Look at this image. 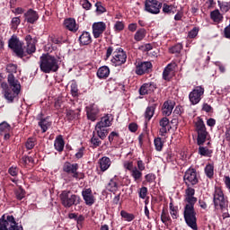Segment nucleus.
<instances>
[{"label":"nucleus","instance_id":"obj_1","mask_svg":"<svg viewBox=\"0 0 230 230\" xmlns=\"http://www.w3.org/2000/svg\"><path fill=\"white\" fill-rule=\"evenodd\" d=\"M184 200L186 202L183 210L184 220L190 229L197 230L199 227L197 226V212H195V204H197L195 189L187 186Z\"/></svg>","mask_w":230,"mask_h":230},{"label":"nucleus","instance_id":"obj_2","mask_svg":"<svg viewBox=\"0 0 230 230\" xmlns=\"http://www.w3.org/2000/svg\"><path fill=\"white\" fill-rule=\"evenodd\" d=\"M60 66V60L55 56L42 54L40 58V68L42 73H57Z\"/></svg>","mask_w":230,"mask_h":230},{"label":"nucleus","instance_id":"obj_3","mask_svg":"<svg viewBox=\"0 0 230 230\" xmlns=\"http://www.w3.org/2000/svg\"><path fill=\"white\" fill-rule=\"evenodd\" d=\"M112 55V58L111 59V64L114 67H118L119 66H123L125 62H127V53L123 51V49L121 48H116V47H108L106 50V58L105 60H109L111 58V56Z\"/></svg>","mask_w":230,"mask_h":230},{"label":"nucleus","instance_id":"obj_4","mask_svg":"<svg viewBox=\"0 0 230 230\" xmlns=\"http://www.w3.org/2000/svg\"><path fill=\"white\" fill-rule=\"evenodd\" d=\"M59 199L64 208H72V206H78L82 202L80 196L73 194L71 190H63Z\"/></svg>","mask_w":230,"mask_h":230},{"label":"nucleus","instance_id":"obj_5","mask_svg":"<svg viewBox=\"0 0 230 230\" xmlns=\"http://www.w3.org/2000/svg\"><path fill=\"white\" fill-rule=\"evenodd\" d=\"M195 128L198 134L197 143L199 146H200V145H204L208 137H209V133L208 129H206V124H204V120H202L200 117H198L195 121Z\"/></svg>","mask_w":230,"mask_h":230},{"label":"nucleus","instance_id":"obj_6","mask_svg":"<svg viewBox=\"0 0 230 230\" xmlns=\"http://www.w3.org/2000/svg\"><path fill=\"white\" fill-rule=\"evenodd\" d=\"M0 230H24L22 226L15 221L13 216L3 215L0 218Z\"/></svg>","mask_w":230,"mask_h":230},{"label":"nucleus","instance_id":"obj_7","mask_svg":"<svg viewBox=\"0 0 230 230\" xmlns=\"http://www.w3.org/2000/svg\"><path fill=\"white\" fill-rule=\"evenodd\" d=\"M23 46L24 43L19 40V38L16 35H13L8 40V47L13 49L19 58L26 57V52L24 51Z\"/></svg>","mask_w":230,"mask_h":230},{"label":"nucleus","instance_id":"obj_8","mask_svg":"<svg viewBox=\"0 0 230 230\" xmlns=\"http://www.w3.org/2000/svg\"><path fill=\"white\" fill-rule=\"evenodd\" d=\"M78 164L66 162L63 165V172L72 175L73 179H75V181H82V179L85 178V174L78 172Z\"/></svg>","mask_w":230,"mask_h":230},{"label":"nucleus","instance_id":"obj_9","mask_svg":"<svg viewBox=\"0 0 230 230\" xmlns=\"http://www.w3.org/2000/svg\"><path fill=\"white\" fill-rule=\"evenodd\" d=\"M213 202L215 209H226L227 208V198L224 196V192L221 189H216L213 194Z\"/></svg>","mask_w":230,"mask_h":230},{"label":"nucleus","instance_id":"obj_10","mask_svg":"<svg viewBox=\"0 0 230 230\" xmlns=\"http://www.w3.org/2000/svg\"><path fill=\"white\" fill-rule=\"evenodd\" d=\"M161 8H163V3L157 0H146L145 1V11L153 15L161 13Z\"/></svg>","mask_w":230,"mask_h":230},{"label":"nucleus","instance_id":"obj_11","mask_svg":"<svg viewBox=\"0 0 230 230\" xmlns=\"http://www.w3.org/2000/svg\"><path fill=\"white\" fill-rule=\"evenodd\" d=\"M204 88L202 85L196 86L189 94V100L191 105H197L200 103V100L204 96Z\"/></svg>","mask_w":230,"mask_h":230},{"label":"nucleus","instance_id":"obj_12","mask_svg":"<svg viewBox=\"0 0 230 230\" xmlns=\"http://www.w3.org/2000/svg\"><path fill=\"white\" fill-rule=\"evenodd\" d=\"M123 167L128 172H130V176L134 179L135 182H141V172L137 171V167L134 166V162L132 161H124Z\"/></svg>","mask_w":230,"mask_h":230},{"label":"nucleus","instance_id":"obj_13","mask_svg":"<svg viewBox=\"0 0 230 230\" xmlns=\"http://www.w3.org/2000/svg\"><path fill=\"white\" fill-rule=\"evenodd\" d=\"M183 181L186 186H195L199 184V175L195 169H188L183 176Z\"/></svg>","mask_w":230,"mask_h":230},{"label":"nucleus","instance_id":"obj_14","mask_svg":"<svg viewBox=\"0 0 230 230\" xmlns=\"http://www.w3.org/2000/svg\"><path fill=\"white\" fill-rule=\"evenodd\" d=\"M152 71V63L150 61L136 63V75H142L145 73H150Z\"/></svg>","mask_w":230,"mask_h":230},{"label":"nucleus","instance_id":"obj_15","mask_svg":"<svg viewBox=\"0 0 230 230\" xmlns=\"http://www.w3.org/2000/svg\"><path fill=\"white\" fill-rule=\"evenodd\" d=\"M92 28L94 39H100L103 35V31L107 30V24L103 22H97L93 24Z\"/></svg>","mask_w":230,"mask_h":230},{"label":"nucleus","instance_id":"obj_16","mask_svg":"<svg viewBox=\"0 0 230 230\" xmlns=\"http://www.w3.org/2000/svg\"><path fill=\"white\" fill-rule=\"evenodd\" d=\"M100 114V108L96 104H90L86 106V116L90 121H96Z\"/></svg>","mask_w":230,"mask_h":230},{"label":"nucleus","instance_id":"obj_17","mask_svg":"<svg viewBox=\"0 0 230 230\" xmlns=\"http://www.w3.org/2000/svg\"><path fill=\"white\" fill-rule=\"evenodd\" d=\"M82 197L86 206H93L94 202H96V198L93 194V190H91V188L83 190Z\"/></svg>","mask_w":230,"mask_h":230},{"label":"nucleus","instance_id":"obj_18","mask_svg":"<svg viewBox=\"0 0 230 230\" xmlns=\"http://www.w3.org/2000/svg\"><path fill=\"white\" fill-rule=\"evenodd\" d=\"M159 135L164 137L168 132H170L172 126H170V119L168 118L164 117L159 121Z\"/></svg>","mask_w":230,"mask_h":230},{"label":"nucleus","instance_id":"obj_19","mask_svg":"<svg viewBox=\"0 0 230 230\" xmlns=\"http://www.w3.org/2000/svg\"><path fill=\"white\" fill-rule=\"evenodd\" d=\"M24 40L26 42L25 49L27 55H31L35 53V51H37V47L35 46V44H37V41L31 37V35L25 36Z\"/></svg>","mask_w":230,"mask_h":230},{"label":"nucleus","instance_id":"obj_20","mask_svg":"<svg viewBox=\"0 0 230 230\" xmlns=\"http://www.w3.org/2000/svg\"><path fill=\"white\" fill-rule=\"evenodd\" d=\"M7 82L12 91L21 93V83L19 82V80L15 78V76L13 74L8 75Z\"/></svg>","mask_w":230,"mask_h":230},{"label":"nucleus","instance_id":"obj_21","mask_svg":"<svg viewBox=\"0 0 230 230\" xmlns=\"http://www.w3.org/2000/svg\"><path fill=\"white\" fill-rule=\"evenodd\" d=\"M64 26L68 31H73L74 33H76L78 31V24H76V20L75 18H66L64 20Z\"/></svg>","mask_w":230,"mask_h":230},{"label":"nucleus","instance_id":"obj_22","mask_svg":"<svg viewBox=\"0 0 230 230\" xmlns=\"http://www.w3.org/2000/svg\"><path fill=\"white\" fill-rule=\"evenodd\" d=\"M24 19L30 24H34L35 22H37V21H39V13L33 9H29L24 13Z\"/></svg>","mask_w":230,"mask_h":230},{"label":"nucleus","instance_id":"obj_23","mask_svg":"<svg viewBox=\"0 0 230 230\" xmlns=\"http://www.w3.org/2000/svg\"><path fill=\"white\" fill-rule=\"evenodd\" d=\"M156 86L154 83H146L139 89V94L145 96L146 94H152L155 91Z\"/></svg>","mask_w":230,"mask_h":230},{"label":"nucleus","instance_id":"obj_24","mask_svg":"<svg viewBox=\"0 0 230 230\" xmlns=\"http://www.w3.org/2000/svg\"><path fill=\"white\" fill-rule=\"evenodd\" d=\"M79 42L81 46H89L93 42V38L89 31H83L79 37Z\"/></svg>","mask_w":230,"mask_h":230},{"label":"nucleus","instance_id":"obj_25","mask_svg":"<svg viewBox=\"0 0 230 230\" xmlns=\"http://www.w3.org/2000/svg\"><path fill=\"white\" fill-rule=\"evenodd\" d=\"M111 164H112V162L111 161V158L107 156H103L99 159V166L101 172H107V169L111 168Z\"/></svg>","mask_w":230,"mask_h":230},{"label":"nucleus","instance_id":"obj_26","mask_svg":"<svg viewBox=\"0 0 230 230\" xmlns=\"http://www.w3.org/2000/svg\"><path fill=\"white\" fill-rule=\"evenodd\" d=\"M173 102L166 101L162 108V114L164 116H171L172 112L173 111Z\"/></svg>","mask_w":230,"mask_h":230},{"label":"nucleus","instance_id":"obj_27","mask_svg":"<svg viewBox=\"0 0 230 230\" xmlns=\"http://www.w3.org/2000/svg\"><path fill=\"white\" fill-rule=\"evenodd\" d=\"M95 131L97 133L98 137L100 139H105L107 137V134H109V130L107 129V127L102 126L101 124H96L95 126Z\"/></svg>","mask_w":230,"mask_h":230},{"label":"nucleus","instance_id":"obj_28","mask_svg":"<svg viewBox=\"0 0 230 230\" xmlns=\"http://www.w3.org/2000/svg\"><path fill=\"white\" fill-rule=\"evenodd\" d=\"M113 120H114V117H112V114H106L101 119V121L97 122V124L107 128L112 125Z\"/></svg>","mask_w":230,"mask_h":230},{"label":"nucleus","instance_id":"obj_29","mask_svg":"<svg viewBox=\"0 0 230 230\" xmlns=\"http://www.w3.org/2000/svg\"><path fill=\"white\" fill-rule=\"evenodd\" d=\"M110 75H111V69H109V66H101L97 71V76L101 80L109 78Z\"/></svg>","mask_w":230,"mask_h":230},{"label":"nucleus","instance_id":"obj_30","mask_svg":"<svg viewBox=\"0 0 230 230\" xmlns=\"http://www.w3.org/2000/svg\"><path fill=\"white\" fill-rule=\"evenodd\" d=\"M198 154L202 157H211L213 155V149H209L208 146L200 145L198 149Z\"/></svg>","mask_w":230,"mask_h":230},{"label":"nucleus","instance_id":"obj_31","mask_svg":"<svg viewBox=\"0 0 230 230\" xmlns=\"http://www.w3.org/2000/svg\"><path fill=\"white\" fill-rule=\"evenodd\" d=\"M19 96V92L12 91L10 89L5 90L4 98L7 100L8 103H13V100Z\"/></svg>","mask_w":230,"mask_h":230},{"label":"nucleus","instance_id":"obj_32","mask_svg":"<svg viewBox=\"0 0 230 230\" xmlns=\"http://www.w3.org/2000/svg\"><path fill=\"white\" fill-rule=\"evenodd\" d=\"M174 66L172 64H169L164 70L163 78L164 80H170L172 75H173Z\"/></svg>","mask_w":230,"mask_h":230},{"label":"nucleus","instance_id":"obj_33","mask_svg":"<svg viewBox=\"0 0 230 230\" xmlns=\"http://www.w3.org/2000/svg\"><path fill=\"white\" fill-rule=\"evenodd\" d=\"M64 138L62 137V135H59L58 137H56V140L54 142L55 149L58 152H62L64 150Z\"/></svg>","mask_w":230,"mask_h":230},{"label":"nucleus","instance_id":"obj_34","mask_svg":"<svg viewBox=\"0 0 230 230\" xmlns=\"http://www.w3.org/2000/svg\"><path fill=\"white\" fill-rule=\"evenodd\" d=\"M210 18L214 22H222V20L224 19V16L222 13H220V11L218 9H216L210 13Z\"/></svg>","mask_w":230,"mask_h":230},{"label":"nucleus","instance_id":"obj_35","mask_svg":"<svg viewBox=\"0 0 230 230\" xmlns=\"http://www.w3.org/2000/svg\"><path fill=\"white\" fill-rule=\"evenodd\" d=\"M170 215L173 220L179 218V207L173 206V201L169 204Z\"/></svg>","mask_w":230,"mask_h":230},{"label":"nucleus","instance_id":"obj_36","mask_svg":"<svg viewBox=\"0 0 230 230\" xmlns=\"http://www.w3.org/2000/svg\"><path fill=\"white\" fill-rule=\"evenodd\" d=\"M108 191H111V193H116V190H118V180L115 178L111 179L108 185H107Z\"/></svg>","mask_w":230,"mask_h":230},{"label":"nucleus","instance_id":"obj_37","mask_svg":"<svg viewBox=\"0 0 230 230\" xmlns=\"http://www.w3.org/2000/svg\"><path fill=\"white\" fill-rule=\"evenodd\" d=\"M205 174L208 179H213L215 175V165L213 164H208L205 167Z\"/></svg>","mask_w":230,"mask_h":230},{"label":"nucleus","instance_id":"obj_38","mask_svg":"<svg viewBox=\"0 0 230 230\" xmlns=\"http://www.w3.org/2000/svg\"><path fill=\"white\" fill-rule=\"evenodd\" d=\"M155 112V107L154 106H149L146 109V111H145L146 122L150 121L152 118H154Z\"/></svg>","mask_w":230,"mask_h":230},{"label":"nucleus","instance_id":"obj_39","mask_svg":"<svg viewBox=\"0 0 230 230\" xmlns=\"http://www.w3.org/2000/svg\"><path fill=\"white\" fill-rule=\"evenodd\" d=\"M145 37H146V30L145 29H139L138 31H137V32L134 35V40L137 42H140V40H143V39H145Z\"/></svg>","mask_w":230,"mask_h":230},{"label":"nucleus","instance_id":"obj_40","mask_svg":"<svg viewBox=\"0 0 230 230\" xmlns=\"http://www.w3.org/2000/svg\"><path fill=\"white\" fill-rule=\"evenodd\" d=\"M39 126L40 127L42 132H47L48 128L51 127V122H49L48 119H41L39 122Z\"/></svg>","mask_w":230,"mask_h":230},{"label":"nucleus","instance_id":"obj_41","mask_svg":"<svg viewBox=\"0 0 230 230\" xmlns=\"http://www.w3.org/2000/svg\"><path fill=\"white\" fill-rule=\"evenodd\" d=\"M66 116L68 119H78V117L80 116V110H68L66 111Z\"/></svg>","mask_w":230,"mask_h":230},{"label":"nucleus","instance_id":"obj_42","mask_svg":"<svg viewBox=\"0 0 230 230\" xmlns=\"http://www.w3.org/2000/svg\"><path fill=\"white\" fill-rule=\"evenodd\" d=\"M12 130V126L8 124L6 121H3L0 123V134H6Z\"/></svg>","mask_w":230,"mask_h":230},{"label":"nucleus","instance_id":"obj_43","mask_svg":"<svg viewBox=\"0 0 230 230\" xmlns=\"http://www.w3.org/2000/svg\"><path fill=\"white\" fill-rule=\"evenodd\" d=\"M217 4H218V6L220 8V11L223 13H227V12H229L230 2H220V1H218Z\"/></svg>","mask_w":230,"mask_h":230},{"label":"nucleus","instance_id":"obj_44","mask_svg":"<svg viewBox=\"0 0 230 230\" xmlns=\"http://www.w3.org/2000/svg\"><path fill=\"white\" fill-rule=\"evenodd\" d=\"M14 195L17 200H22L26 197V191L23 190L22 187H19L15 191Z\"/></svg>","mask_w":230,"mask_h":230},{"label":"nucleus","instance_id":"obj_45","mask_svg":"<svg viewBox=\"0 0 230 230\" xmlns=\"http://www.w3.org/2000/svg\"><path fill=\"white\" fill-rule=\"evenodd\" d=\"M120 217H122V218H124L127 222H132V220L136 218L134 214H130L125 210L120 211Z\"/></svg>","mask_w":230,"mask_h":230},{"label":"nucleus","instance_id":"obj_46","mask_svg":"<svg viewBox=\"0 0 230 230\" xmlns=\"http://www.w3.org/2000/svg\"><path fill=\"white\" fill-rule=\"evenodd\" d=\"M35 145H37V140L33 137H30L27 139L25 143V146L27 150H31L35 147Z\"/></svg>","mask_w":230,"mask_h":230},{"label":"nucleus","instance_id":"obj_47","mask_svg":"<svg viewBox=\"0 0 230 230\" xmlns=\"http://www.w3.org/2000/svg\"><path fill=\"white\" fill-rule=\"evenodd\" d=\"M137 172L141 174V179H143V172H145L146 166H145V162L143 160L138 159L137 161Z\"/></svg>","mask_w":230,"mask_h":230},{"label":"nucleus","instance_id":"obj_48","mask_svg":"<svg viewBox=\"0 0 230 230\" xmlns=\"http://www.w3.org/2000/svg\"><path fill=\"white\" fill-rule=\"evenodd\" d=\"M113 30L114 31H117V32L123 31V30H125V23L119 21L116 22L113 26Z\"/></svg>","mask_w":230,"mask_h":230},{"label":"nucleus","instance_id":"obj_49","mask_svg":"<svg viewBox=\"0 0 230 230\" xmlns=\"http://www.w3.org/2000/svg\"><path fill=\"white\" fill-rule=\"evenodd\" d=\"M161 220H162L163 224H165V226L171 220L170 215H168V212H166V210H164V209L162 210Z\"/></svg>","mask_w":230,"mask_h":230},{"label":"nucleus","instance_id":"obj_50","mask_svg":"<svg viewBox=\"0 0 230 230\" xmlns=\"http://www.w3.org/2000/svg\"><path fill=\"white\" fill-rule=\"evenodd\" d=\"M146 195H148V189L146 187H142L138 190V197L145 200L146 199Z\"/></svg>","mask_w":230,"mask_h":230},{"label":"nucleus","instance_id":"obj_51","mask_svg":"<svg viewBox=\"0 0 230 230\" xmlns=\"http://www.w3.org/2000/svg\"><path fill=\"white\" fill-rule=\"evenodd\" d=\"M70 89L72 96L76 98V96H78V85L76 83L73 82L70 85Z\"/></svg>","mask_w":230,"mask_h":230},{"label":"nucleus","instance_id":"obj_52","mask_svg":"<svg viewBox=\"0 0 230 230\" xmlns=\"http://www.w3.org/2000/svg\"><path fill=\"white\" fill-rule=\"evenodd\" d=\"M80 4L84 8V10H90L93 8V4L89 0H80Z\"/></svg>","mask_w":230,"mask_h":230},{"label":"nucleus","instance_id":"obj_53","mask_svg":"<svg viewBox=\"0 0 230 230\" xmlns=\"http://www.w3.org/2000/svg\"><path fill=\"white\" fill-rule=\"evenodd\" d=\"M182 50V44L178 43L170 49V53H179Z\"/></svg>","mask_w":230,"mask_h":230},{"label":"nucleus","instance_id":"obj_54","mask_svg":"<svg viewBox=\"0 0 230 230\" xmlns=\"http://www.w3.org/2000/svg\"><path fill=\"white\" fill-rule=\"evenodd\" d=\"M155 146L157 152H161L163 150V141L160 137L155 139Z\"/></svg>","mask_w":230,"mask_h":230},{"label":"nucleus","instance_id":"obj_55","mask_svg":"<svg viewBox=\"0 0 230 230\" xmlns=\"http://www.w3.org/2000/svg\"><path fill=\"white\" fill-rule=\"evenodd\" d=\"M8 173H10L12 177H17V175H19V168H17V166H12L8 169Z\"/></svg>","mask_w":230,"mask_h":230},{"label":"nucleus","instance_id":"obj_56","mask_svg":"<svg viewBox=\"0 0 230 230\" xmlns=\"http://www.w3.org/2000/svg\"><path fill=\"white\" fill-rule=\"evenodd\" d=\"M162 10L164 13H172V12H173V5L164 4Z\"/></svg>","mask_w":230,"mask_h":230},{"label":"nucleus","instance_id":"obj_57","mask_svg":"<svg viewBox=\"0 0 230 230\" xmlns=\"http://www.w3.org/2000/svg\"><path fill=\"white\" fill-rule=\"evenodd\" d=\"M96 12L99 13H105L107 12V9L102 4V2H97L95 4Z\"/></svg>","mask_w":230,"mask_h":230},{"label":"nucleus","instance_id":"obj_58","mask_svg":"<svg viewBox=\"0 0 230 230\" xmlns=\"http://www.w3.org/2000/svg\"><path fill=\"white\" fill-rule=\"evenodd\" d=\"M6 70L10 73V75H13V73H17V65L9 64L7 65Z\"/></svg>","mask_w":230,"mask_h":230},{"label":"nucleus","instance_id":"obj_59","mask_svg":"<svg viewBox=\"0 0 230 230\" xmlns=\"http://www.w3.org/2000/svg\"><path fill=\"white\" fill-rule=\"evenodd\" d=\"M197 35H199V28L194 27L191 31H189L188 37L190 39H195Z\"/></svg>","mask_w":230,"mask_h":230},{"label":"nucleus","instance_id":"obj_60","mask_svg":"<svg viewBox=\"0 0 230 230\" xmlns=\"http://www.w3.org/2000/svg\"><path fill=\"white\" fill-rule=\"evenodd\" d=\"M11 23H12V28H14V30L17 29V26H19V24H21V18L13 17L12 19Z\"/></svg>","mask_w":230,"mask_h":230},{"label":"nucleus","instance_id":"obj_61","mask_svg":"<svg viewBox=\"0 0 230 230\" xmlns=\"http://www.w3.org/2000/svg\"><path fill=\"white\" fill-rule=\"evenodd\" d=\"M91 143L96 148V147L100 146V145H102V140H100V138H98L96 137H93L91 139Z\"/></svg>","mask_w":230,"mask_h":230},{"label":"nucleus","instance_id":"obj_62","mask_svg":"<svg viewBox=\"0 0 230 230\" xmlns=\"http://www.w3.org/2000/svg\"><path fill=\"white\" fill-rule=\"evenodd\" d=\"M146 182H153L155 181V175L154 173H148L145 176Z\"/></svg>","mask_w":230,"mask_h":230},{"label":"nucleus","instance_id":"obj_63","mask_svg":"<svg viewBox=\"0 0 230 230\" xmlns=\"http://www.w3.org/2000/svg\"><path fill=\"white\" fill-rule=\"evenodd\" d=\"M84 150H85L84 147H81L78 149L77 153L75 154L76 159H82L84 157Z\"/></svg>","mask_w":230,"mask_h":230},{"label":"nucleus","instance_id":"obj_64","mask_svg":"<svg viewBox=\"0 0 230 230\" xmlns=\"http://www.w3.org/2000/svg\"><path fill=\"white\" fill-rule=\"evenodd\" d=\"M119 134H118L117 132L112 131L108 139L110 141V143H112V141H114V137H119Z\"/></svg>","mask_w":230,"mask_h":230}]
</instances>
